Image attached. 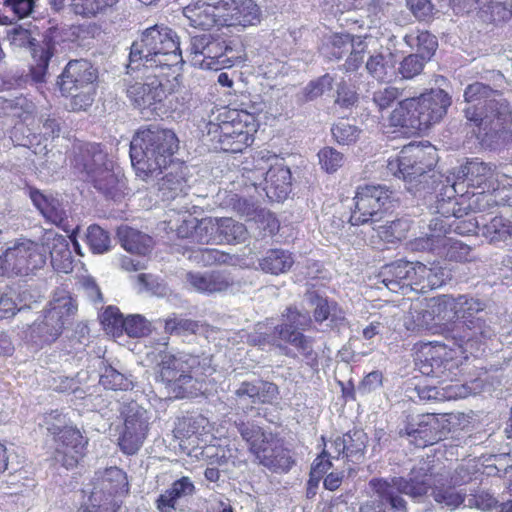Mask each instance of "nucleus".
I'll return each mask as SVG.
<instances>
[{"label":"nucleus","instance_id":"dca6fc26","mask_svg":"<svg viewBox=\"0 0 512 512\" xmlns=\"http://www.w3.org/2000/svg\"><path fill=\"white\" fill-rule=\"evenodd\" d=\"M392 191L382 185H360L353 198L350 223L354 226L380 221L391 203Z\"/></svg>","mask_w":512,"mask_h":512},{"label":"nucleus","instance_id":"a878e982","mask_svg":"<svg viewBox=\"0 0 512 512\" xmlns=\"http://www.w3.org/2000/svg\"><path fill=\"white\" fill-rule=\"evenodd\" d=\"M419 262L399 260L382 267L380 281L392 292L406 293L415 290Z\"/></svg>","mask_w":512,"mask_h":512},{"label":"nucleus","instance_id":"9d476101","mask_svg":"<svg viewBox=\"0 0 512 512\" xmlns=\"http://www.w3.org/2000/svg\"><path fill=\"white\" fill-rule=\"evenodd\" d=\"M188 57L195 67L218 71L234 66L241 59V49L236 40L203 33L191 37Z\"/></svg>","mask_w":512,"mask_h":512},{"label":"nucleus","instance_id":"2eb2a0df","mask_svg":"<svg viewBox=\"0 0 512 512\" xmlns=\"http://www.w3.org/2000/svg\"><path fill=\"white\" fill-rule=\"evenodd\" d=\"M169 76L170 72L152 70L146 76L145 82H135L127 87V97L145 117L149 118L154 114L159 116L162 113Z\"/></svg>","mask_w":512,"mask_h":512},{"label":"nucleus","instance_id":"6e6d98bb","mask_svg":"<svg viewBox=\"0 0 512 512\" xmlns=\"http://www.w3.org/2000/svg\"><path fill=\"white\" fill-rule=\"evenodd\" d=\"M366 69L373 78L379 81L390 80L394 74L390 59L382 53L371 55L366 62Z\"/></svg>","mask_w":512,"mask_h":512},{"label":"nucleus","instance_id":"de8ad7c7","mask_svg":"<svg viewBox=\"0 0 512 512\" xmlns=\"http://www.w3.org/2000/svg\"><path fill=\"white\" fill-rule=\"evenodd\" d=\"M481 232L492 244L505 242L512 238V222L502 216H495L481 227Z\"/></svg>","mask_w":512,"mask_h":512},{"label":"nucleus","instance_id":"39448f33","mask_svg":"<svg viewBox=\"0 0 512 512\" xmlns=\"http://www.w3.org/2000/svg\"><path fill=\"white\" fill-rule=\"evenodd\" d=\"M370 487L378 498L376 507L371 504L361 506V512H385L390 508L394 512H407L406 501L400 494L418 499L427 494L431 487V472L426 463L411 469L408 477H391L389 479H371Z\"/></svg>","mask_w":512,"mask_h":512},{"label":"nucleus","instance_id":"f257e3e1","mask_svg":"<svg viewBox=\"0 0 512 512\" xmlns=\"http://www.w3.org/2000/svg\"><path fill=\"white\" fill-rule=\"evenodd\" d=\"M493 77L494 87L474 82L464 91L465 117L475 126L473 133L477 139L488 148H493L512 128V112L508 102L499 92L504 76L500 72H493Z\"/></svg>","mask_w":512,"mask_h":512},{"label":"nucleus","instance_id":"3c124183","mask_svg":"<svg viewBox=\"0 0 512 512\" xmlns=\"http://www.w3.org/2000/svg\"><path fill=\"white\" fill-rule=\"evenodd\" d=\"M334 78L330 74H324L315 80L310 81L300 93L297 94L298 101L309 102L322 96L332 89Z\"/></svg>","mask_w":512,"mask_h":512},{"label":"nucleus","instance_id":"393cba45","mask_svg":"<svg viewBox=\"0 0 512 512\" xmlns=\"http://www.w3.org/2000/svg\"><path fill=\"white\" fill-rule=\"evenodd\" d=\"M59 78L61 93L73 94L82 89L94 88L97 72L88 60L76 59L67 63Z\"/></svg>","mask_w":512,"mask_h":512},{"label":"nucleus","instance_id":"ddd939ff","mask_svg":"<svg viewBox=\"0 0 512 512\" xmlns=\"http://www.w3.org/2000/svg\"><path fill=\"white\" fill-rule=\"evenodd\" d=\"M455 301L458 317L450 331L451 338L460 347H467L473 339L491 338L493 330L484 319L485 304L467 295H460Z\"/></svg>","mask_w":512,"mask_h":512},{"label":"nucleus","instance_id":"2f4dec72","mask_svg":"<svg viewBox=\"0 0 512 512\" xmlns=\"http://www.w3.org/2000/svg\"><path fill=\"white\" fill-rule=\"evenodd\" d=\"M194 493V483L189 477L183 476L175 480L168 489L158 496L155 501L156 508L159 512H175L180 502Z\"/></svg>","mask_w":512,"mask_h":512},{"label":"nucleus","instance_id":"4be33fe9","mask_svg":"<svg viewBox=\"0 0 512 512\" xmlns=\"http://www.w3.org/2000/svg\"><path fill=\"white\" fill-rule=\"evenodd\" d=\"M493 192V190L478 189L465 190L451 198L441 196L438 202L439 212L446 216H461L467 215L468 211H489L498 204L497 196Z\"/></svg>","mask_w":512,"mask_h":512},{"label":"nucleus","instance_id":"09e8293b","mask_svg":"<svg viewBox=\"0 0 512 512\" xmlns=\"http://www.w3.org/2000/svg\"><path fill=\"white\" fill-rule=\"evenodd\" d=\"M119 0H70L69 12L83 18H92L114 6Z\"/></svg>","mask_w":512,"mask_h":512},{"label":"nucleus","instance_id":"6ab92c4d","mask_svg":"<svg viewBox=\"0 0 512 512\" xmlns=\"http://www.w3.org/2000/svg\"><path fill=\"white\" fill-rule=\"evenodd\" d=\"M121 415L124 425L118 438V445L123 453L134 455L148 435L150 417L147 410L134 401L123 406Z\"/></svg>","mask_w":512,"mask_h":512},{"label":"nucleus","instance_id":"5701e85b","mask_svg":"<svg viewBox=\"0 0 512 512\" xmlns=\"http://www.w3.org/2000/svg\"><path fill=\"white\" fill-rule=\"evenodd\" d=\"M8 38L11 45L15 47H29L32 49V56L35 64L32 65L30 69L31 78L35 83L44 82L49 61L53 56V47L50 43L36 45V40L31 36L30 31L22 28L21 26L13 28L8 33Z\"/></svg>","mask_w":512,"mask_h":512},{"label":"nucleus","instance_id":"a19ab883","mask_svg":"<svg viewBox=\"0 0 512 512\" xmlns=\"http://www.w3.org/2000/svg\"><path fill=\"white\" fill-rule=\"evenodd\" d=\"M294 264L292 254L283 249H270L259 261L261 269L270 274L286 273Z\"/></svg>","mask_w":512,"mask_h":512},{"label":"nucleus","instance_id":"a211bd4d","mask_svg":"<svg viewBox=\"0 0 512 512\" xmlns=\"http://www.w3.org/2000/svg\"><path fill=\"white\" fill-rule=\"evenodd\" d=\"M46 262L45 251L32 241H24L8 248L0 256V275L24 276L41 268Z\"/></svg>","mask_w":512,"mask_h":512},{"label":"nucleus","instance_id":"69168bd1","mask_svg":"<svg viewBox=\"0 0 512 512\" xmlns=\"http://www.w3.org/2000/svg\"><path fill=\"white\" fill-rule=\"evenodd\" d=\"M367 442V436L362 430H351L346 433V457L359 458L362 456Z\"/></svg>","mask_w":512,"mask_h":512},{"label":"nucleus","instance_id":"774afa93","mask_svg":"<svg viewBox=\"0 0 512 512\" xmlns=\"http://www.w3.org/2000/svg\"><path fill=\"white\" fill-rule=\"evenodd\" d=\"M426 62L420 55L410 54L400 62L398 73L402 79H412L423 71Z\"/></svg>","mask_w":512,"mask_h":512},{"label":"nucleus","instance_id":"58836bf2","mask_svg":"<svg viewBox=\"0 0 512 512\" xmlns=\"http://www.w3.org/2000/svg\"><path fill=\"white\" fill-rule=\"evenodd\" d=\"M404 325L409 331L429 330L435 325L429 300L416 301L405 316Z\"/></svg>","mask_w":512,"mask_h":512},{"label":"nucleus","instance_id":"e433bc0d","mask_svg":"<svg viewBox=\"0 0 512 512\" xmlns=\"http://www.w3.org/2000/svg\"><path fill=\"white\" fill-rule=\"evenodd\" d=\"M117 236L121 246L132 254L146 256L152 250L153 239L129 226H120L117 230Z\"/></svg>","mask_w":512,"mask_h":512},{"label":"nucleus","instance_id":"603ef678","mask_svg":"<svg viewBox=\"0 0 512 512\" xmlns=\"http://www.w3.org/2000/svg\"><path fill=\"white\" fill-rule=\"evenodd\" d=\"M130 377V375L123 374L110 365H105L100 374L99 383L106 389L126 391L133 386Z\"/></svg>","mask_w":512,"mask_h":512},{"label":"nucleus","instance_id":"338daca9","mask_svg":"<svg viewBox=\"0 0 512 512\" xmlns=\"http://www.w3.org/2000/svg\"><path fill=\"white\" fill-rule=\"evenodd\" d=\"M318 159L321 168L327 173L337 171L343 165L344 156L332 147H324L318 152Z\"/></svg>","mask_w":512,"mask_h":512},{"label":"nucleus","instance_id":"aec40b11","mask_svg":"<svg viewBox=\"0 0 512 512\" xmlns=\"http://www.w3.org/2000/svg\"><path fill=\"white\" fill-rule=\"evenodd\" d=\"M87 489L88 498L97 503L115 504L121 508L123 497L128 493L126 473L118 467H109L96 471Z\"/></svg>","mask_w":512,"mask_h":512},{"label":"nucleus","instance_id":"a18cd8bd","mask_svg":"<svg viewBox=\"0 0 512 512\" xmlns=\"http://www.w3.org/2000/svg\"><path fill=\"white\" fill-rule=\"evenodd\" d=\"M219 244H238L248 239L249 233L243 223L232 218H218Z\"/></svg>","mask_w":512,"mask_h":512},{"label":"nucleus","instance_id":"1a4fd4ad","mask_svg":"<svg viewBox=\"0 0 512 512\" xmlns=\"http://www.w3.org/2000/svg\"><path fill=\"white\" fill-rule=\"evenodd\" d=\"M77 310L78 305L71 293L64 288L56 289L48 308L29 327L27 337L36 345L55 342L64 327L74 319Z\"/></svg>","mask_w":512,"mask_h":512},{"label":"nucleus","instance_id":"13d9d810","mask_svg":"<svg viewBox=\"0 0 512 512\" xmlns=\"http://www.w3.org/2000/svg\"><path fill=\"white\" fill-rule=\"evenodd\" d=\"M311 324L312 320L308 312L288 307L286 313L282 315V323L277 326L278 328L285 327L286 329L302 332L307 330Z\"/></svg>","mask_w":512,"mask_h":512},{"label":"nucleus","instance_id":"f8f14e48","mask_svg":"<svg viewBox=\"0 0 512 512\" xmlns=\"http://www.w3.org/2000/svg\"><path fill=\"white\" fill-rule=\"evenodd\" d=\"M254 163V169L247 171L246 175L251 184L261 188L271 200H285L291 190L290 170L278 164L276 155L267 150L259 151L254 157Z\"/></svg>","mask_w":512,"mask_h":512},{"label":"nucleus","instance_id":"20e7f679","mask_svg":"<svg viewBox=\"0 0 512 512\" xmlns=\"http://www.w3.org/2000/svg\"><path fill=\"white\" fill-rule=\"evenodd\" d=\"M72 164L76 172L106 198L117 201L124 195L125 180L101 144L85 143L75 147Z\"/></svg>","mask_w":512,"mask_h":512},{"label":"nucleus","instance_id":"7ed1b4c3","mask_svg":"<svg viewBox=\"0 0 512 512\" xmlns=\"http://www.w3.org/2000/svg\"><path fill=\"white\" fill-rule=\"evenodd\" d=\"M176 134L159 125L140 128L130 143V158L137 175L146 179L157 176L172 161L178 150Z\"/></svg>","mask_w":512,"mask_h":512},{"label":"nucleus","instance_id":"b1692460","mask_svg":"<svg viewBox=\"0 0 512 512\" xmlns=\"http://www.w3.org/2000/svg\"><path fill=\"white\" fill-rule=\"evenodd\" d=\"M170 229H176L180 238L190 239V242L200 245L219 244L218 218H203L197 220L189 215L182 216V224L176 226L169 220Z\"/></svg>","mask_w":512,"mask_h":512},{"label":"nucleus","instance_id":"c9c22d12","mask_svg":"<svg viewBox=\"0 0 512 512\" xmlns=\"http://www.w3.org/2000/svg\"><path fill=\"white\" fill-rule=\"evenodd\" d=\"M183 15L188 21V25L194 28L208 30L215 25L221 26L220 18L214 13V10L198 0H192L184 7Z\"/></svg>","mask_w":512,"mask_h":512},{"label":"nucleus","instance_id":"c756f323","mask_svg":"<svg viewBox=\"0 0 512 512\" xmlns=\"http://www.w3.org/2000/svg\"><path fill=\"white\" fill-rule=\"evenodd\" d=\"M261 12L253 0H230L224 17L220 20L222 27L246 28L260 23Z\"/></svg>","mask_w":512,"mask_h":512},{"label":"nucleus","instance_id":"f3484780","mask_svg":"<svg viewBox=\"0 0 512 512\" xmlns=\"http://www.w3.org/2000/svg\"><path fill=\"white\" fill-rule=\"evenodd\" d=\"M497 181L496 167L475 158L461 166L456 181L452 185L445 186L440 195L451 198L465 190L495 191L498 188Z\"/></svg>","mask_w":512,"mask_h":512},{"label":"nucleus","instance_id":"37998d69","mask_svg":"<svg viewBox=\"0 0 512 512\" xmlns=\"http://www.w3.org/2000/svg\"><path fill=\"white\" fill-rule=\"evenodd\" d=\"M417 281L415 291L425 292L432 290L445 284L448 274L442 267L434 266L427 267L422 263H418V270H416Z\"/></svg>","mask_w":512,"mask_h":512},{"label":"nucleus","instance_id":"e2e57ef3","mask_svg":"<svg viewBox=\"0 0 512 512\" xmlns=\"http://www.w3.org/2000/svg\"><path fill=\"white\" fill-rule=\"evenodd\" d=\"M122 331L130 337L140 338L150 333L151 324L142 315H129L125 318Z\"/></svg>","mask_w":512,"mask_h":512},{"label":"nucleus","instance_id":"8fccbe9b","mask_svg":"<svg viewBox=\"0 0 512 512\" xmlns=\"http://www.w3.org/2000/svg\"><path fill=\"white\" fill-rule=\"evenodd\" d=\"M280 337H282V344L289 343L308 361L316 360L311 337L304 335L300 331L286 329L285 327L280 330Z\"/></svg>","mask_w":512,"mask_h":512},{"label":"nucleus","instance_id":"f03ea898","mask_svg":"<svg viewBox=\"0 0 512 512\" xmlns=\"http://www.w3.org/2000/svg\"><path fill=\"white\" fill-rule=\"evenodd\" d=\"M183 62L179 37L165 25L145 29L130 47L131 70H159L171 72L172 67Z\"/></svg>","mask_w":512,"mask_h":512},{"label":"nucleus","instance_id":"052dcab7","mask_svg":"<svg viewBox=\"0 0 512 512\" xmlns=\"http://www.w3.org/2000/svg\"><path fill=\"white\" fill-rule=\"evenodd\" d=\"M10 102L11 117L18 118L23 123L34 120L36 105L30 98L20 95L10 99Z\"/></svg>","mask_w":512,"mask_h":512},{"label":"nucleus","instance_id":"4c0bfd02","mask_svg":"<svg viewBox=\"0 0 512 512\" xmlns=\"http://www.w3.org/2000/svg\"><path fill=\"white\" fill-rule=\"evenodd\" d=\"M280 330L278 326L268 327L266 325H257L254 332L250 333L247 337L248 343L253 346H258L261 349L266 347L279 348L285 355L292 356L291 350L282 344V337H280Z\"/></svg>","mask_w":512,"mask_h":512},{"label":"nucleus","instance_id":"bb28decb","mask_svg":"<svg viewBox=\"0 0 512 512\" xmlns=\"http://www.w3.org/2000/svg\"><path fill=\"white\" fill-rule=\"evenodd\" d=\"M254 456L261 465L275 473H287L295 464L290 450L273 434Z\"/></svg>","mask_w":512,"mask_h":512},{"label":"nucleus","instance_id":"412c9836","mask_svg":"<svg viewBox=\"0 0 512 512\" xmlns=\"http://www.w3.org/2000/svg\"><path fill=\"white\" fill-rule=\"evenodd\" d=\"M416 365L426 376L443 380L451 378L457 369L452 355V349L440 342H429L420 345L416 352Z\"/></svg>","mask_w":512,"mask_h":512},{"label":"nucleus","instance_id":"4d7b16f0","mask_svg":"<svg viewBox=\"0 0 512 512\" xmlns=\"http://www.w3.org/2000/svg\"><path fill=\"white\" fill-rule=\"evenodd\" d=\"M86 243L95 254L106 253L111 247V239L108 232L96 224L88 227Z\"/></svg>","mask_w":512,"mask_h":512},{"label":"nucleus","instance_id":"0eeeda50","mask_svg":"<svg viewBox=\"0 0 512 512\" xmlns=\"http://www.w3.org/2000/svg\"><path fill=\"white\" fill-rule=\"evenodd\" d=\"M257 131L253 114L243 110H224L207 124V136L216 149L239 153L250 146Z\"/></svg>","mask_w":512,"mask_h":512},{"label":"nucleus","instance_id":"423d86ee","mask_svg":"<svg viewBox=\"0 0 512 512\" xmlns=\"http://www.w3.org/2000/svg\"><path fill=\"white\" fill-rule=\"evenodd\" d=\"M451 105V97L440 88L431 89L418 97L406 98L389 115V125L406 128L412 133L427 130L439 123Z\"/></svg>","mask_w":512,"mask_h":512},{"label":"nucleus","instance_id":"49530a36","mask_svg":"<svg viewBox=\"0 0 512 512\" xmlns=\"http://www.w3.org/2000/svg\"><path fill=\"white\" fill-rule=\"evenodd\" d=\"M482 17L490 22L507 21L512 17V0H476Z\"/></svg>","mask_w":512,"mask_h":512},{"label":"nucleus","instance_id":"0e129e2a","mask_svg":"<svg viewBox=\"0 0 512 512\" xmlns=\"http://www.w3.org/2000/svg\"><path fill=\"white\" fill-rule=\"evenodd\" d=\"M228 255L211 248H198L192 250L189 259L203 266L213 265L215 263H225Z\"/></svg>","mask_w":512,"mask_h":512},{"label":"nucleus","instance_id":"9b49d317","mask_svg":"<svg viewBox=\"0 0 512 512\" xmlns=\"http://www.w3.org/2000/svg\"><path fill=\"white\" fill-rule=\"evenodd\" d=\"M437 153L431 144L411 142L405 145L396 158L389 159L387 170L409 184V191L418 190L420 178L432 170L436 164Z\"/></svg>","mask_w":512,"mask_h":512},{"label":"nucleus","instance_id":"ea45409f","mask_svg":"<svg viewBox=\"0 0 512 512\" xmlns=\"http://www.w3.org/2000/svg\"><path fill=\"white\" fill-rule=\"evenodd\" d=\"M235 427L253 455L261 446L265 445V441L272 436L271 432L265 431L260 425L256 424L255 421L252 420L235 421Z\"/></svg>","mask_w":512,"mask_h":512},{"label":"nucleus","instance_id":"72a5a7b5","mask_svg":"<svg viewBox=\"0 0 512 512\" xmlns=\"http://www.w3.org/2000/svg\"><path fill=\"white\" fill-rule=\"evenodd\" d=\"M438 427V420L434 414H424L419 416L416 422H410L405 432L416 445L424 447L438 439Z\"/></svg>","mask_w":512,"mask_h":512},{"label":"nucleus","instance_id":"864d4df0","mask_svg":"<svg viewBox=\"0 0 512 512\" xmlns=\"http://www.w3.org/2000/svg\"><path fill=\"white\" fill-rule=\"evenodd\" d=\"M433 253L456 262L470 261L472 259L471 247L453 238H449L445 242V245H441L439 249Z\"/></svg>","mask_w":512,"mask_h":512},{"label":"nucleus","instance_id":"6e6552de","mask_svg":"<svg viewBox=\"0 0 512 512\" xmlns=\"http://www.w3.org/2000/svg\"><path fill=\"white\" fill-rule=\"evenodd\" d=\"M158 376L176 398H184L197 390L196 385L203 381L209 369L206 359L203 363L198 356L168 352L160 353Z\"/></svg>","mask_w":512,"mask_h":512},{"label":"nucleus","instance_id":"5fc2aeb1","mask_svg":"<svg viewBox=\"0 0 512 512\" xmlns=\"http://www.w3.org/2000/svg\"><path fill=\"white\" fill-rule=\"evenodd\" d=\"M410 229V221L406 218L387 221L377 227L379 237L387 242L400 241Z\"/></svg>","mask_w":512,"mask_h":512},{"label":"nucleus","instance_id":"cd10ccee","mask_svg":"<svg viewBox=\"0 0 512 512\" xmlns=\"http://www.w3.org/2000/svg\"><path fill=\"white\" fill-rule=\"evenodd\" d=\"M27 192L33 205L47 221L69 232L68 212L63 202L58 197L51 193H44L31 186L27 188Z\"/></svg>","mask_w":512,"mask_h":512},{"label":"nucleus","instance_id":"7c9ffc66","mask_svg":"<svg viewBox=\"0 0 512 512\" xmlns=\"http://www.w3.org/2000/svg\"><path fill=\"white\" fill-rule=\"evenodd\" d=\"M186 281L197 292L214 294L227 291L234 284V279L225 271L188 272Z\"/></svg>","mask_w":512,"mask_h":512},{"label":"nucleus","instance_id":"f704fd0d","mask_svg":"<svg viewBox=\"0 0 512 512\" xmlns=\"http://www.w3.org/2000/svg\"><path fill=\"white\" fill-rule=\"evenodd\" d=\"M210 431L209 421L202 415L186 416L179 419L174 428V435L180 440H190L198 445V440Z\"/></svg>","mask_w":512,"mask_h":512},{"label":"nucleus","instance_id":"c85d7f7f","mask_svg":"<svg viewBox=\"0 0 512 512\" xmlns=\"http://www.w3.org/2000/svg\"><path fill=\"white\" fill-rule=\"evenodd\" d=\"M441 199L439 194L437 197V203ZM437 213L439 216L431 219L428 230L429 232L425 236L414 239L411 243V249L414 251H429L434 252L439 249L441 245H445V242L450 238L446 234L451 232L450 218L452 215H443L439 212L438 204L436 205Z\"/></svg>","mask_w":512,"mask_h":512},{"label":"nucleus","instance_id":"4468645a","mask_svg":"<svg viewBox=\"0 0 512 512\" xmlns=\"http://www.w3.org/2000/svg\"><path fill=\"white\" fill-rule=\"evenodd\" d=\"M44 421L48 432L53 435L57 444L56 461L66 469L76 467L84 456L87 440L78 429L67 426L65 417L58 411L49 413Z\"/></svg>","mask_w":512,"mask_h":512},{"label":"nucleus","instance_id":"79ce46f5","mask_svg":"<svg viewBox=\"0 0 512 512\" xmlns=\"http://www.w3.org/2000/svg\"><path fill=\"white\" fill-rule=\"evenodd\" d=\"M159 195L162 200H174L178 196L185 195L189 188L184 173L181 170L167 173L159 182Z\"/></svg>","mask_w":512,"mask_h":512},{"label":"nucleus","instance_id":"c03bdc74","mask_svg":"<svg viewBox=\"0 0 512 512\" xmlns=\"http://www.w3.org/2000/svg\"><path fill=\"white\" fill-rule=\"evenodd\" d=\"M435 325L457 321L456 301L449 295H442L429 300Z\"/></svg>","mask_w":512,"mask_h":512},{"label":"nucleus","instance_id":"473e14b6","mask_svg":"<svg viewBox=\"0 0 512 512\" xmlns=\"http://www.w3.org/2000/svg\"><path fill=\"white\" fill-rule=\"evenodd\" d=\"M43 251H49L51 264L59 272L69 273L73 269V258L68 239L60 234L47 233L44 238Z\"/></svg>","mask_w":512,"mask_h":512},{"label":"nucleus","instance_id":"bf43d9fd","mask_svg":"<svg viewBox=\"0 0 512 512\" xmlns=\"http://www.w3.org/2000/svg\"><path fill=\"white\" fill-rule=\"evenodd\" d=\"M243 204L245 209L241 212L248 217H252L255 214L254 219L261 224L263 230L267 231L270 235H274L279 231V221L273 213L265 209L256 210L247 200H244Z\"/></svg>","mask_w":512,"mask_h":512},{"label":"nucleus","instance_id":"680f3d73","mask_svg":"<svg viewBox=\"0 0 512 512\" xmlns=\"http://www.w3.org/2000/svg\"><path fill=\"white\" fill-rule=\"evenodd\" d=\"M334 139L341 145H350L355 143L361 133V130L347 121L341 120L331 128Z\"/></svg>","mask_w":512,"mask_h":512}]
</instances>
